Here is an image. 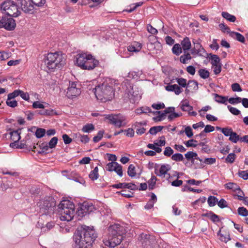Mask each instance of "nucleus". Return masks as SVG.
Wrapping results in <instances>:
<instances>
[{"mask_svg": "<svg viewBox=\"0 0 248 248\" xmlns=\"http://www.w3.org/2000/svg\"><path fill=\"white\" fill-rule=\"evenodd\" d=\"M165 89L169 92H174L176 95H179L183 91V89L177 84L171 85L169 84L165 86Z\"/></svg>", "mask_w": 248, "mask_h": 248, "instance_id": "obj_18", "label": "nucleus"}, {"mask_svg": "<svg viewBox=\"0 0 248 248\" xmlns=\"http://www.w3.org/2000/svg\"><path fill=\"white\" fill-rule=\"evenodd\" d=\"M75 137L80 140V141L83 143H87L90 140V138L88 136L85 135H81L79 133H76L75 134Z\"/></svg>", "mask_w": 248, "mask_h": 248, "instance_id": "obj_33", "label": "nucleus"}, {"mask_svg": "<svg viewBox=\"0 0 248 248\" xmlns=\"http://www.w3.org/2000/svg\"><path fill=\"white\" fill-rule=\"evenodd\" d=\"M236 158V155L234 153L229 154L227 157L225 158L226 163H232Z\"/></svg>", "mask_w": 248, "mask_h": 248, "instance_id": "obj_50", "label": "nucleus"}, {"mask_svg": "<svg viewBox=\"0 0 248 248\" xmlns=\"http://www.w3.org/2000/svg\"><path fill=\"white\" fill-rule=\"evenodd\" d=\"M116 162H111L108 163L106 166V170L109 171H112L115 170L116 165H115Z\"/></svg>", "mask_w": 248, "mask_h": 248, "instance_id": "obj_57", "label": "nucleus"}, {"mask_svg": "<svg viewBox=\"0 0 248 248\" xmlns=\"http://www.w3.org/2000/svg\"><path fill=\"white\" fill-rule=\"evenodd\" d=\"M146 123L145 122H136L132 125V127L136 130V133L139 135H141L145 132L146 129L144 127H141L143 125H146Z\"/></svg>", "mask_w": 248, "mask_h": 248, "instance_id": "obj_17", "label": "nucleus"}, {"mask_svg": "<svg viewBox=\"0 0 248 248\" xmlns=\"http://www.w3.org/2000/svg\"><path fill=\"white\" fill-rule=\"evenodd\" d=\"M115 165H116V167L115 168L116 169H115L114 171H115L119 176L122 177L123 176L122 166L118 163H116Z\"/></svg>", "mask_w": 248, "mask_h": 248, "instance_id": "obj_59", "label": "nucleus"}, {"mask_svg": "<svg viewBox=\"0 0 248 248\" xmlns=\"http://www.w3.org/2000/svg\"><path fill=\"white\" fill-rule=\"evenodd\" d=\"M156 178L155 176L152 175L151 179L148 182L149 184V189L153 190L155 188V186L156 184Z\"/></svg>", "mask_w": 248, "mask_h": 248, "instance_id": "obj_43", "label": "nucleus"}, {"mask_svg": "<svg viewBox=\"0 0 248 248\" xmlns=\"http://www.w3.org/2000/svg\"><path fill=\"white\" fill-rule=\"evenodd\" d=\"M60 219L62 221H71L74 216L75 205L69 200H63L59 204Z\"/></svg>", "mask_w": 248, "mask_h": 248, "instance_id": "obj_5", "label": "nucleus"}, {"mask_svg": "<svg viewBox=\"0 0 248 248\" xmlns=\"http://www.w3.org/2000/svg\"><path fill=\"white\" fill-rule=\"evenodd\" d=\"M40 147V150H37L36 151L38 154H43L47 153V151L48 149V145L45 143H42L39 145Z\"/></svg>", "mask_w": 248, "mask_h": 248, "instance_id": "obj_37", "label": "nucleus"}, {"mask_svg": "<svg viewBox=\"0 0 248 248\" xmlns=\"http://www.w3.org/2000/svg\"><path fill=\"white\" fill-rule=\"evenodd\" d=\"M198 74L200 77L203 79H206L209 77L210 73L206 69H200L198 71Z\"/></svg>", "mask_w": 248, "mask_h": 248, "instance_id": "obj_35", "label": "nucleus"}, {"mask_svg": "<svg viewBox=\"0 0 248 248\" xmlns=\"http://www.w3.org/2000/svg\"><path fill=\"white\" fill-rule=\"evenodd\" d=\"M196 44L197 47L198 48V56L205 57L206 55H207V53L206 52L205 50L202 46L201 43L199 42V41H197V43Z\"/></svg>", "mask_w": 248, "mask_h": 248, "instance_id": "obj_29", "label": "nucleus"}, {"mask_svg": "<svg viewBox=\"0 0 248 248\" xmlns=\"http://www.w3.org/2000/svg\"><path fill=\"white\" fill-rule=\"evenodd\" d=\"M124 133L125 136L128 137L132 138L134 136L135 133L133 128H129L128 129H125L124 131Z\"/></svg>", "mask_w": 248, "mask_h": 248, "instance_id": "obj_58", "label": "nucleus"}, {"mask_svg": "<svg viewBox=\"0 0 248 248\" xmlns=\"http://www.w3.org/2000/svg\"><path fill=\"white\" fill-rule=\"evenodd\" d=\"M156 112H157L158 115L153 118L154 121L155 122H159L162 121L165 119L166 114L165 113V112L164 111H158Z\"/></svg>", "mask_w": 248, "mask_h": 248, "instance_id": "obj_40", "label": "nucleus"}, {"mask_svg": "<svg viewBox=\"0 0 248 248\" xmlns=\"http://www.w3.org/2000/svg\"><path fill=\"white\" fill-rule=\"evenodd\" d=\"M87 206V202H84L83 204L80 205V206L78 208L77 214L78 216L81 217H84L87 215V213L86 212V208Z\"/></svg>", "mask_w": 248, "mask_h": 248, "instance_id": "obj_25", "label": "nucleus"}, {"mask_svg": "<svg viewBox=\"0 0 248 248\" xmlns=\"http://www.w3.org/2000/svg\"><path fill=\"white\" fill-rule=\"evenodd\" d=\"M21 93V90L19 89L16 90L13 92L10 93L8 94V97L9 100H12L14 99L16 97L20 95Z\"/></svg>", "mask_w": 248, "mask_h": 248, "instance_id": "obj_48", "label": "nucleus"}, {"mask_svg": "<svg viewBox=\"0 0 248 248\" xmlns=\"http://www.w3.org/2000/svg\"><path fill=\"white\" fill-rule=\"evenodd\" d=\"M65 59L59 52L49 53L44 59V62L49 69L61 68L65 64Z\"/></svg>", "mask_w": 248, "mask_h": 248, "instance_id": "obj_6", "label": "nucleus"}, {"mask_svg": "<svg viewBox=\"0 0 248 248\" xmlns=\"http://www.w3.org/2000/svg\"><path fill=\"white\" fill-rule=\"evenodd\" d=\"M181 108L184 111L189 112L193 109V107L189 105L187 100H184L181 102Z\"/></svg>", "mask_w": 248, "mask_h": 248, "instance_id": "obj_26", "label": "nucleus"}, {"mask_svg": "<svg viewBox=\"0 0 248 248\" xmlns=\"http://www.w3.org/2000/svg\"><path fill=\"white\" fill-rule=\"evenodd\" d=\"M30 191L32 195H38L40 192V188L36 186H32L30 189Z\"/></svg>", "mask_w": 248, "mask_h": 248, "instance_id": "obj_56", "label": "nucleus"}, {"mask_svg": "<svg viewBox=\"0 0 248 248\" xmlns=\"http://www.w3.org/2000/svg\"><path fill=\"white\" fill-rule=\"evenodd\" d=\"M237 211L238 214L241 216L247 217L248 215V211L244 207H239Z\"/></svg>", "mask_w": 248, "mask_h": 248, "instance_id": "obj_53", "label": "nucleus"}, {"mask_svg": "<svg viewBox=\"0 0 248 248\" xmlns=\"http://www.w3.org/2000/svg\"><path fill=\"white\" fill-rule=\"evenodd\" d=\"M108 239H104V245L109 248H114L119 245L125 234V230L120 224H115L109 227Z\"/></svg>", "mask_w": 248, "mask_h": 248, "instance_id": "obj_2", "label": "nucleus"}, {"mask_svg": "<svg viewBox=\"0 0 248 248\" xmlns=\"http://www.w3.org/2000/svg\"><path fill=\"white\" fill-rule=\"evenodd\" d=\"M6 104L8 106L11 108H15L17 106V102L16 100H9L8 97L6 101Z\"/></svg>", "mask_w": 248, "mask_h": 248, "instance_id": "obj_63", "label": "nucleus"}, {"mask_svg": "<svg viewBox=\"0 0 248 248\" xmlns=\"http://www.w3.org/2000/svg\"><path fill=\"white\" fill-rule=\"evenodd\" d=\"M129 97L131 102L135 103L138 102L141 97V91L137 87L133 86L129 91Z\"/></svg>", "mask_w": 248, "mask_h": 248, "instance_id": "obj_14", "label": "nucleus"}, {"mask_svg": "<svg viewBox=\"0 0 248 248\" xmlns=\"http://www.w3.org/2000/svg\"><path fill=\"white\" fill-rule=\"evenodd\" d=\"M186 158L188 160H191L192 161L193 160V158L195 157V159L199 160L200 162H202V160L199 157H197V154L195 152H188L185 155Z\"/></svg>", "mask_w": 248, "mask_h": 248, "instance_id": "obj_27", "label": "nucleus"}, {"mask_svg": "<svg viewBox=\"0 0 248 248\" xmlns=\"http://www.w3.org/2000/svg\"><path fill=\"white\" fill-rule=\"evenodd\" d=\"M158 167L159 165L156 164L155 166V173L158 176L165 175L171 169V167L169 164L162 165L159 170Z\"/></svg>", "mask_w": 248, "mask_h": 248, "instance_id": "obj_15", "label": "nucleus"}, {"mask_svg": "<svg viewBox=\"0 0 248 248\" xmlns=\"http://www.w3.org/2000/svg\"><path fill=\"white\" fill-rule=\"evenodd\" d=\"M238 176L243 179L244 180L248 179V170H239L238 172Z\"/></svg>", "mask_w": 248, "mask_h": 248, "instance_id": "obj_54", "label": "nucleus"}, {"mask_svg": "<svg viewBox=\"0 0 248 248\" xmlns=\"http://www.w3.org/2000/svg\"><path fill=\"white\" fill-rule=\"evenodd\" d=\"M230 36L232 37L233 38L237 40L238 41L240 42L244 43L245 41V38L243 35H242L240 33L235 31H232L230 32Z\"/></svg>", "mask_w": 248, "mask_h": 248, "instance_id": "obj_23", "label": "nucleus"}, {"mask_svg": "<svg viewBox=\"0 0 248 248\" xmlns=\"http://www.w3.org/2000/svg\"><path fill=\"white\" fill-rule=\"evenodd\" d=\"M39 207V212L42 215H48L54 210L55 202L51 197H46L41 199L37 203Z\"/></svg>", "mask_w": 248, "mask_h": 248, "instance_id": "obj_7", "label": "nucleus"}, {"mask_svg": "<svg viewBox=\"0 0 248 248\" xmlns=\"http://www.w3.org/2000/svg\"><path fill=\"white\" fill-rule=\"evenodd\" d=\"M163 126H155L150 128L149 130V133L152 135H155L157 132L161 131L163 128Z\"/></svg>", "mask_w": 248, "mask_h": 248, "instance_id": "obj_39", "label": "nucleus"}, {"mask_svg": "<svg viewBox=\"0 0 248 248\" xmlns=\"http://www.w3.org/2000/svg\"><path fill=\"white\" fill-rule=\"evenodd\" d=\"M222 17L225 18L227 20L234 22L236 20V17L230 14L229 13L226 12H222L221 13Z\"/></svg>", "mask_w": 248, "mask_h": 248, "instance_id": "obj_30", "label": "nucleus"}, {"mask_svg": "<svg viewBox=\"0 0 248 248\" xmlns=\"http://www.w3.org/2000/svg\"><path fill=\"white\" fill-rule=\"evenodd\" d=\"M229 140L233 143H237L240 140V136L236 132L232 131L229 136Z\"/></svg>", "mask_w": 248, "mask_h": 248, "instance_id": "obj_41", "label": "nucleus"}, {"mask_svg": "<svg viewBox=\"0 0 248 248\" xmlns=\"http://www.w3.org/2000/svg\"><path fill=\"white\" fill-rule=\"evenodd\" d=\"M94 129V126L92 124H88L84 125L82 131L85 133H90Z\"/></svg>", "mask_w": 248, "mask_h": 248, "instance_id": "obj_42", "label": "nucleus"}, {"mask_svg": "<svg viewBox=\"0 0 248 248\" xmlns=\"http://www.w3.org/2000/svg\"><path fill=\"white\" fill-rule=\"evenodd\" d=\"M104 131L103 130H100L97 133L96 136L93 138V141L94 142H97L100 141L103 136Z\"/></svg>", "mask_w": 248, "mask_h": 248, "instance_id": "obj_51", "label": "nucleus"}, {"mask_svg": "<svg viewBox=\"0 0 248 248\" xmlns=\"http://www.w3.org/2000/svg\"><path fill=\"white\" fill-rule=\"evenodd\" d=\"M187 87L191 90L197 91L198 90V83L195 80H190L187 82Z\"/></svg>", "mask_w": 248, "mask_h": 248, "instance_id": "obj_36", "label": "nucleus"}, {"mask_svg": "<svg viewBox=\"0 0 248 248\" xmlns=\"http://www.w3.org/2000/svg\"><path fill=\"white\" fill-rule=\"evenodd\" d=\"M99 176L98 168L96 167L93 170H92L89 175V178L93 181L96 180L98 179Z\"/></svg>", "mask_w": 248, "mask_h": 248, "instance_id": "obj_31", "label": "nucleus"}, {"mask_svg": "<svg viewBox=\"0 0 248 248\" xmlns=\"http://www.w3.org/2000/svg\"><path fill=\"white\" fill-rule=\"evenodd\" d=\"M19 129L14 130L10 132L11 140L13 141H18L20 139V132Z\"/></svg>", "mask_w": 248, "mask_h": 248, "instance_id": "obj_24", "label": "nucleus"}, {"mask_svg": "<svg viewBox=\"0 0 248 248\" xmlns=\"http://www.w3.org/2000/svg\"><path fill=\"white\" fill-rule=\"evenodd\" d=\"M32 1L33 4H34V6L37 7H41L45 3L46 0H31Z\"/></svg>", "mask_w": 248, "mask_h": 248, "instance_id": "obj_62", "label": "nucleus"}, {"mask_svg": "<svg viewBox=\"0 0 248 248\" xmlns=\"http://www.w3.org/2000/svg\"><path fill=\"white\" fill-rule=\"evenodd\" d=\"M138 239L144 248H152L156 243L155 236L149 234L142 233L139 236Z\"/></svg>", "mask_w": 248, "mask_h": 248, "instance_id": "obj_10", "label": "nucleus"}, {"mask_svg": "<svg viewBox=\"0 0 248 248\" xmlns=\"http://www.w3.org/2000/svg\"><path fill=\"white\" fill-rule=\"evenodd\" d=\"M182 48L181 45L179 44H176L174 45L172 48V53L177 55L179 56L182 52Z\"/></svg>", "mask_w": 248, "mask_h": 248, "instance_id": "obj_34", "label": "nucleus"}, {"mask_svg": "<svg viewBox=\"0 0 248 248\" xmlns=\"http://www.w3.org/2000/svg\"><path fill=\"white\" fill-rule=\"evenodd\" d=\"M76 63L82 69L90 70L94 68L99 62L90 54L81 53L76 56Z\"/></svg>", "mask_w": 248, "mask_h": 248, "instance_id": "obj_4", "label": "nucleus"}, {"mask_svg": "<svg viewBox=\"0 0 248 248\" xmlns=\"http://www.w3.org/2000/svg\"><path fill=\"white\" fill-rule=\"evenodd\" d=\"M225 187L228 189H232L237 193H240V192H242L239 186L234 183H228L225 185Z\"/></svg>", "mask_w": 248, "mask_h": 248, "instance_id": "obj_22", "label": "nucleus"}, {"mask_svg": "<svg viewBox=\"0 0 248 248\" xmlns=\"http://www.w3.org/2000/svg\"><path fill=\"white\" fill-rule=\"evenodd\" d=\"M211 56L210 59L211 60V63L212 65L219 64L220 62V59L219 57L217 55L210 54Z\"/></svg>", "mask_w": 248, "mask_h": 248, "instance_id": "obj_47", "label": "nucleus"}, {"mask_svg": "<svg viewBox=\"0 0 248 248\" xmlns=\"http://www.w3.org/2000/svg\"><path fill=\"white\" fill-rule=\"evenodd\" d=\"M232 90L233 92H241L242 91V89L241 88L240 85L237 83H234L232 84L231 85Z\"/></svg>", "mask_w": 248, "mask_h": 248, "instance_id": "obj_61", "label": "nucleus"}, {"mask_svg": "<svg viewBox=\"0 0 248 248\" xmlns=\"http://www.w3.org/2000/svg\"><path fill=\"white\" fill-rule=\"evenodd\" d=\"M141 48V44L137 42H133L131 45L128 46L127 50L131 52H139Z\"/></svg>", "mask_w": 248, "mask_h": 248, "instance_id": "obj_20", "label": "nucleus"}, {"mask_svg": "<svg viewBox=\"0 0 248 248\" xmlns=\"http://www.w3.org/2000/svg\"><path fill=\"white\" fill-rule=\"evenodd\" d=\"M21 9L26 14H32L34 12L35 7L31 0H17Z\"/></svg>", "mask_w": 248, "mask_h": 248, "instance_id": "obj_12", "label": "nucleus"}, {"mask_svg": "<svg viewBox=\"0 0 248 248\" xmlns=\"http://www.w3.org/2000/svg\"><path fill=\"white\" fill-rule=\"evenodd\" d=\"M176 80L179 86L184 88H187V83L186 79L183 78H176Z\"/></svg>", "mask_w": 248, "mask_h": 248, "instance_id": "obj_45", "label": "nucleus"}, {"mask_svg": "<svg viewBox=\"0 0 248 248\" xmlns=\"http://www.w3.org/2000/svg\"><path fill=\"white\" fill-rule=\"evenodd\" d=\"M241 99L240 97H231L228 100L230 104L235 105L241 102Z\"/></svg>", "mask_w": 248, "mask_h": 248, "instance_id": "obj_55", "label": "nucleus"}, {"mask_svg": "<svg viewBox=\"0 0 248 248\" xmlns=\"http://www.w3.org/2000/svg\"><path fill=\"white\" fill-rule=\"evenodd\" d=\"M97 237L95 231L88 226L78 228L73 235V248H90Z\"/></svg>", "mask_w": 248, "mask_h": 248, "instance_id": "obj_1", "label": "nucleus"}, {"mask_svg": "<svg viewBox=\"0 0 248 248\" xmlns=\"http://www.w3.org/2000/svg\"><path fill=\"white\" fill-rule=\"evenodd\" d=\"M112 187L115 188H128L132 190H138V187L133 183H119L117 184H114L111 186Z\"/></svg>", "mask_w": 248, "mask_h": 248, "instance_id": "obj_16", "label": "nucleus"}, {"mask_svg": "<svg viewBox=\"0 0 248 248\" xmlns=\"http://www.w3.org/2000/svg\"><path fill=\"white\" fill-rule=\"evenodd\" d=\"M142 75L141 71H132L128 73V77L129 78H133L135 79H138L140 78V76Z\"/></svg>", "mask_w": 248, "mask_h": 248, "instance_id": "obj_32", "label": "nucleus"}, {"mask_svg": "<svg viewBox=\"0 0 248 248\" xmlns=\"http://www.w3.org/2000/svg\"><path fill=\"white\" fill-rule=\"evenodd\" d=\"M214 99L216 102L218 103L226 104L228 100V96H223L217 93H214Z\"/></svg>", "mask_w": 248, "mask_h": 248, "instance_id": "obj_28", "label": "nucleus"}, {"mask_svg": "<svg viewBox=\"0 0 248 248\" xmlns=\"http://www.w3.org/2000/svg\"><path fill=\"white\" fill-rule=\"evenodd\" d=\"M58 140L57 137H53L48 142V147L51 149L55 148L58 143Z\"/></svg>", "mask_w": 248, "mask_h": 248, "instance_id": "obj_52", "label": "nucleus"}, {"mask_svg": "<svg viewBox=\"0 0 248 248\" xmlns=\"http://www.w3.org/2000/svg\"><path fill=\"white\" fill-rule=\"evenodd\" d=\"M184 159L183 155L180 153H176L171 156V159L175 161H182Z\"/></svg>", "mask_w": 248, "mask_h": 248, "instance_id": "obj_49", "label": "nucleus"}, {"mask_svg": "<svg viewBox=\"0 0 248 248\" xmlns=\"http://www.w3.org/2000/svg\"><path fill=\"white\" fill-rule=\"evenodd\" d=\"M0 8L9 16L17 17L21 14L16 3L12 0L4 1L0 4Z\"/></svg>", "mask_w": 248, "mask_h": 248, "instance_id": "obj_8", "label": "nucleus"}, {"mask_svg": "<svg viewBox=\"0 0 248 248\" xmlns=\"http://www.w3.org/2000/svg\"><path fill=\"white\" fill-rule=\"evenodd\" d=\"M182 114L181 113H176L174 111H173V112H172L169 115V116L168 117V119L170 121H171L172 120H173L174 118H177V117H179L182 116Z\"/></svg>", "mask_w": 248, "mask_h": 248, "instance_id": "obj_64", "label": "nucleus"}, {"mask_svg": "<svg viewBox=\"0 0 248 248\" xmlns=\"http://www.w3.org/2000/svg\"><path fill=\"white\" fill-rule=\"evenodd\" d=\"M93 91L97 100L106 102L111 100L114 96V89L108 83H103L96 86Z\"/></svg>", "mask_w": 248, "mask_h": 248, "instance_id": "obj_3", "label": "nucleus"}, {"mask_svg": "<svg viewBox=\"0 0 248 248\" xmlns=\"http://www.w3.org/2000/svg\"><path fill=\"white\" fill-rule=\"evenodd\" d=\"M181 46L184 52L187 51L191 46V42L188 37H186L183 40L181 41Z\"/></svg>", "mask_w": 248, "mask_h": 248, "instance_id": "obj_21", "label": "nucleus"}, {"mask_svg": "<svg viewBox=\"0 0 248 248\" xmlns=\"http://www.w3.org/2000/svg\"><path fill=\"white\" fill-rule=\"evenodd\" d=\"M67 90L66 95L69 98L71 99L79 95L81 93L80 89L77 87L76 82L69 81Z\"/></svg>", "mask_w": 248, "mask_h": 248, "instance_id": "obj_13", "label": "nucleus"}, {"mask_svg": "<svg viewBox=\"0 0 248 248\" xmlns=\"http://www.w3.org/2000/svg\"><path fill=\"white\" fill-rule=\"evenodd\" d=\"M217 235L219 236V240L225 243L228 242L229 240H231V237L230 236V233L228 231H223V233L221 232V229L219 230V231L217 233Z\"/></svg>", "mask_w": 248, "mask_h": 248, "instance_id": "obj_19", "label": "nucleus"}, {"mask_svg": "<svg viewBox=\"0 0 248 248\" xmlns=\"http://www.w3.org/2000/svg\"><path fill=\"white\" fill-rule=\"evenodd\" d=\"M5 16L0 20V28H3L7 31L14 30L16 26L15 20L11 16Z\"/></svg>", "mask_w": 248, "mask_h": 248, "instance_id": "obj_11", "label": "nucleus"}, {"mask_svg": "<svg viewBox=\"0 0 248 248\" xmlns=\"http://www.w3.org/2000/svg\"><path fill=\"white\" fill-rule=\"evenodd\" d=\"M217 200L218 199L215 196H209L207 200L208 205L211 207L215 206L217 202Z\"/></svg>", "mask_w": 248, "mask_h": 248, "instance_id": "obj_46", "label": "nucleus"}, {"mask_svg": "<svg viewBox=\"0 0 248 248\" xmlns=\"http://www.w3.org/2000/svg\"><path fill=\"white\" fill-rule=\"evenodd\" d=\"M127 174L130 177H134L136 175V172L135 170V167L134 165L130 164L127 170Z\"/></svg>", "mask_w": 248, "mask_h": 248, "instance_id": "obj_38", "label": "nucleus"}, {"mask_svg": "<svg viewBox=\"0 0 248 248\" xmlns=\"http://www.w3.org/2000/svg\"><path fill=\"white\" fill-rule=\"evenodd\" d=\"M106 118L110 124L119 128L125 126L127 123L126 117L121 114L108 115Z\"/></svg>", "mask_w": 248, "mask_h": 248, "instance_id": "obj_9", "label": "nucleus"}, {"mask_svg": "<svg viewBox=\"0 0 248 248\" xmlns=\"http://www.w3.org/2000/svg\"><path fill=\"white\" fill-rule=\"evenodd\" d=\"M46 133L45 129L42 128H38L35 133L36 138L40 139L44 137Z\"/></svg>", "mask_w": 248, "mask_h": 248, "instance_id": "obj_44", "label": "nucleus"}, {"mask_svg": "<svg viewBox=\"0 0 248 248\" xmlns=\"http://www.w3.org/2000/svg\"><path fill=\"white\" fill-rule=\"evenodd\" d=\"M228 108L230 112L234 115H238L241 113L240 111L237 108L232 107L231 106H228Z\"/></svg>", "mask_w": 248, "mask_h": 248, "instance_id": "obj_60", "label": "nucleus"}]
</instances>
